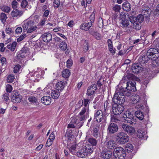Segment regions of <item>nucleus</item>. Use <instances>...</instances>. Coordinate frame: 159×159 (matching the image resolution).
Returning <instances> with one entry per match:
<instances>
[{
	"label": "nucleus",
	"instance_id": "1",
	"mask_svg": "<svg viewBox=\"0 0 159 159\" xmlns=\"http://www.w3.org/2000/svg\"><path fill=\"white\" fill-rule=\"evenodd\" d=\"M133 75L131 74L125 75L122 80H121L120 83L123 85L126 84V89L128 90L135 91L136 90L135 84L136 83L135 80L133 79Z\"/></svg>",
	"mask_w": 159,
	"mask_h": 159
},
{
	"label": "nucleus",
	"instance_id": "2",
	"mask_svg": "<svg viewBox=\"0 0 159 159\" xmlns=\"http://www.w3.org/2000/svg\"><path fill=\"white\" fill-rule=\"evenodd\" d=\"M113 154L116 159H124L126 156L125 150L121 147L115 148Z\"/></svg>",
	"mask_w": 159,
	"mask_h": 159
},
{
	"label": "nucleus",
	"instance_id": "3",
	"mask_svg": "<svg viewBox=\"0 0 159 159\" xmlns=\"http://www.w3.org/2000/svg\"><path fill=\"white\" fill-rule=\"evenodd\" d=\"M116 139L118 142L120 144H124L129 140L128 136L123 132H120L116 135Z\"/></svg>",
	"mask_w": 159,
	"mask_h": 159
},
{
	"label": "nucleus",
	"instance_id": "4",
	"mask_svg": "<svg viewBox=\"0 0 159 159\" xmlns=\"http://www.w3.org/2000/svg\"><path fill=\"white\" fill-rule=\"evenodd\" d=\"M124 109V107L121 104L115 103L112 106V111L115 115L121 114Z\"/></svg>",
	"mask_w": 159,
	"mask_h": 159
},
{
	"label": "nucleus",
	"instance_id": "5",
	"mask_svg": "<svg viewBox=\"0 0 159 159\" xmlns=\"http://www.w3.org/2000/svg\"><path fill=\"white\" fill-rule=\"evenodd\" d=\"M89 107L83 108L81 111L79 113L81 116L79 118L80 121H84L87 119L89 116Z\"/></svg>",
	"mask_w": 159,
	"mask_h": 159
},
{
	"label": "nucleus",
	"instance_id": "6",
	"mask_svg": "<svg viewBox=\"0 0 159 159\" xmlns=\"http://www.w3.org/2000/svg\"><path fill=\"white\" fill-rule=\"evenodd\" d=\"M29 52L28 48L26 47H24L21 50L18 52L17 57L19 59H22L25 57L29 55Z\"/></svg>",
	"mask_w": 159,
	"mask_h": 159
},
{
	"label": "nucleus",
	"instance_id": "7",
	"mask_svg": "<svg viewBox=\"0 0 159 159\" xmlns=\"http://www.w3.org/2000/svg\"><path fill=\"white\" fill-rule=\"evenodd\" d=\"M22 98L21 95L18 92H14L11 94V99L12 102L15 103L20 102Z\"/></svg>",
	"mask_w": 159,
	"mask_h": 159
},
{
	"label": "nucleus",
	"instance_id": "8",
	"mask_svg": "<svg viewBox=\"0 0 159 159\" xmlns=\"http://www.w3.org/2000/svg\"><path fill=\"white\" fill-rule=\"evenodd\" d=\"M137 108L139 110L135 112V115L139 120H142L144 118V115L143 112L140 111V110L143 109V107L142 105H138L137 106Z\"/></svg>",
	"mask_w": 159,
	"mask_h": 159
},
{
	"label": "nucleus",
	"instance_id": "9",
	"mask_svg": "<svg viewBox=\"0 0 159 159\" xmlns=\"http://www.w3.org/2000/svg\"><path fill=\"white\" fill-rule=\"evenodd\" d=\"M121 127L124 131L130 134H132L135 132L134 128L131 126L126 124H123Z\"/></svg>",
	"mask_w": 159,
	"mask_h": 159
},
{
	"label": "nucleus",
	"instance_id": "10",
	"mask_svg": "<svg viewBox=\"0 0 159 159\" xmlns=\"http://www.w3.org/2000/svg\"><path fill=\"white\" fill-rule=\"evenodd\" d=\"M113 101L114 103L121 104L125 102V96H122L119 97L118 94H115L113 98Z\"/></svg>",
	"mask_w": 159,
	"mask_h": 159
},
{
	"label": "nucleus",
	"instance_id": "11",
	"mask_svg": "<svg viewBox=\"0 0 159 159\" xmlns=\"http://www.w3.org/2000/svg\"><path fill=\"white\" fill-rule=\"evenodd\" d=\"M93 22V20H90V21L88 23L84 22L82 23L80 26V28L85 31L89 30L90 27L92 26V23Z\"/></svg>",
	"mask_w": 159,
	"mask_h": 159
},
{
	"label": "nucleus",
	"instance_id": "12",
	"mask_svg": "<svg viewBox=\"0 0 159 159\" xmlns=\"http://www.w3.org/2000/svg\"><path fill=\"white\" fill-rule=\"evenodd\" d=\"M97 89L96 84H93L89 86L87 90L86 95L89 96L93 95Z\"/></svg>",
	"mask_w": 159,
	"mask_h": 159
},
{
	"label": "nucleus",
	"instance_id": "13",
	"mask_svg": "<svg viewBox=\"0 0 159 159\" xmlns=\"http://www.w3.org/2000/svg\"><path fill=\"white\" fill-rule=\"evenodd\" d=\"M118 128L117 125L114 123H111L108 128V130L110 134H114L118 130Z\"/></svg>",
	"mask_w": 159,
	"mask_h": 159
},
{
	"label": "nucleus",
	"instance_id": "14",
	"mask_svg": "<svg viewBox=\"0 0 159 159\" xmlns=\"http://www.w3.org/2000/svg\"><path fill=\"white\" fill-rule=\"evenodd\" d=\"M142 11V13L144 15L145 17H149L151 13V9L147 5L143 7Z\"/></svg>",
	"mask_w": 159,
	"mask_h": 159
},
{
	"label": "nucleus",
	"instance_id": "15",
	"mask_svg": "<svg viewBox=\"0 0 159 159\" xmlns=\"http://www.w3.org/2000/svg\"><path fill=\"white\" fill-rule=\"evenodd\" d=\"M33 21L32 20H25L22 23V26L23 28V30L24 32L27 31V30L29 29Z\"/></svg>",
	"mask_w": 159,
	"mask_h": 159
},
{
	"label": "nucleus",
	"instance_id": "16",
	"mask_svg": "<svg viewBox=\"0 0 159 159\" xmlns=\"http://www.w3.org/2000/svg\"><path fill=\"white\" fill-rule=\"evenodd\" d=\"M112 153L109 150H103L101 154V157L104 159H108L111 157Z\"/></svg>",
	"mask_w": 159,
	"mask_h": 159
},
{
	"label": "nucleus",
	"instance_id": "17",
	"mask_svg": "<svg viewBox=\"0 0 159 159\" xmlns=\"http://www.w3.org/2000/svg\"><path fill=\"white\" fill-rule=\"evenodd\" d=\"M94 118L98 122H101L103 119L102 111L101 110H98L94 115Z\"/></svg>",
	"mask_w": 159,
	"mask_h": 159
},
{
	"label": "nucleus",
	"instance_id": "18",
	"mask_svg": "<svg viewBox=\"0 0 159 159\" xmlns=\"http://www.w3.org/2000/svg\"><path fill=\"white\" fill-rule=\"evenodd\" d=\"M23 13L21 10H19L17 9H14L11 13V15L13 17L18 18Z\"/></svg>",
	"mask_w": 159,
	"mask_h": 159
},
{
	"label": "nucleus",
	"instance_id": "19",
	"mask_svg": "<svg viewBox=\"0 0 159 159\" xmlns=\"http://www.w3.org/2000/svg\"><path fill=\"white\" fill-rule=\"evenodd\" d=\"M152 58L151 57H149L147 56V55H143V56H140L139 58V61L140 64H144L150 60V59Z\"/></svg>",
	"mask_w": 159,
	"mask_h": 159
},
{
	"label": "nucleus",
	"instance_id": "20",
	"mask_svg": "<svg viewBox=\"0 0 159 159\" xmlns=\"http://www.w3.org/2000/svg\"><path fill=\"white\" fill-rule=\"evenodd\" d=\"M42 38L44 42H48L52 40V35L49 33H45L42 36Z\"/></svg>",
	"mask_w": 159,
	"mask_h": 159
},
{
	"label": "nucleus",
	"instance_id": "21",
	"mask_svg": "<svg viewBox=\"0 0 159 159\" xmlns=\"http://www.w3.org/2000/svg\"><path fill=\"white\" fill-rule=\"evenodd\" d=\"M142 70V68L140 67L137 63L134 64L132 66L131 70L134 73H137Z\"/></svg>",
	"mask_w": 159,
	"mask_h": 159
},
{
	"label": "nucleus",
	"instance_id": "22",
	"mask_svg": "<svg viewBox=\"0 0 159 159\" xmlns=\"http://www.w3.org/2000/svg\"><path fill=\"white\" fill-rule=\"evenodd\" d=\"M41 102L45 105H49L51 102V98L49 96H44L41 100Z\"/></svg>",
	"mask_w": 159,
	"mask_h": 159
},
{
	"label": "nucleus",
	"instance_id": "23",
	"mask_svg": "<svg viewBox=\"0 0 159 159\" xmlns=\"http://www.w3.org/2000/svg\"><path fill=\"white\" fill-rule=\"evenodd\" d=\"M82 148L86 152L87 155L92 153L93 151V147L90 144H86Z\"/></svg>",
	"mask_w": 159,
	"mask_h": 159
},
{
	"label": "nucleus",
	"instance_id": "24",
	"mask_svg": "<svg viewBox=\"0 0 159 159\" xmlns=\"http://www.w3.org/2000/svg\"><path fill=\"white\" fill-rule=\"evenodd\" d=\"M75 155L79 157L82 158L87 156L86 153L83 148L78 151L76 153Z\"/></svg>",
	"mask_w": 159,
	"mask_h": 159
},
{
	"label": "nucleus",
	"instance_id": "25",
	"mask_svg": "<svg viewBox=\"0 0 159 159\" xmlns=\"http://www.w3.org/2000/svg\"><path fill=\"white\" fill-rule=\"evenodd\" d=\"M123 9L126 11H129L131 10V7L130 4L127 1L123 3L122 5Z\"/></svg>",
	"mask_w": 159,
	"mask_h": 159
},
{
	"label": "nucleus",
	"instance_id": "26",
	"mask_svg": "<svg viewBox=\"0 0 159 159\" xmlns=\"http://www.w3.org/2000/svg\"><path fill=\"white\" fill-rule=\"evenodd\" d=\"M106 145L107 148L112 149H115L116 147L115 143L112 140L108 141Z\"/></svg>",
	"mask_w": 159,
	"mask_h": 159
},
{
	"label": "nucleus",
	"instance_id": "27",
	"mask_svg": "<svg viewBox=\"0 0 159 159\" xmlns=\"http://www.w3.org/2000/svg\"><path fill=\"white\" fill-rule=\"evenodd\" d=\"M61 75L63 77L65 78H67L71 75V72L69 69H65L63 70Z\"/></svg>",
	"mask_w": 159,
	"mask_h": 159
},
{
	"label": "nucleus",
	"instance_id": "28",
	"mask_svg": "<svg viewBox=\"0 0 159 159\" xmlns=\"http://www.w3.org/2000/svg\"><path fill=\"white\" fill-rule=\"evenodd\" d=\"M52 97L53 99H57L60 96V92L57 89L53 90L51 93Z\"/></svg>",
	"mask_w": 159,
	"mask_h": 159
},
{
	"label": "nucleus",
	"instance_id": "29",
	"mask_svg": "<svg viewBox=\"0 0 159 159\" xmlns=\"http://www.w3.org/2000/svg\"><path fill=\"white\" fill-rule=\"evenodd\" d=\"M65 86V84L62 81L58 82L56 85L57 89L61 90L63 89Z\"/></svg>",
	"mask_w": 159,
	"mask_h": 159
},
{
	"label": "nucleus",
	"instance_id": "30",
	"mask_svg": "<svg viewBox=\"0 0 159 159\" xmlns=\"http://www.w3.org/2000/svg\"><path fill=\"white\" fill-rule=\"evenodd\" d=\"M117 115H111V120L112 122H119L121 120L120 116H117Z\"/></svg>",
	"mask_w": 159,
	"mask_h": 159
},
{
	"label": "nucleus",
	"instance_id": "31",
	"mask_svg": "<svg viewBox=\"0 0 159 159\" xmlns=\"http://www.w3.org/2000/svg\"><path fill=\"white\" fill-rule=\"evenodd\" d=\"M125 91L124 88L123 87L120 89L119 90L118 89L116 90L115 94H117L119 96V97L125 96L124 95L125 94Z\"/></svg>",
	"mask_w": 159,
	"mask_h": 159
},
{
	"label": "nucleus",
	"instance_id": "32",
	"mask_svg": "<svg viewBox=\"0 0 159 159\" xmlns=\"http://www.w3.org/2000/svg\"><path fill=\"white\" fill-rule=\"evenodd\" d=\"M99 127L98 126L94 127L93 128L92 131V134L93 136L97 138L99 134Z\"/></svg>",
	"mask_w": 159,
	"mask_h": 159
},
{
	"label": "nucleus",
	"instance_id": "33",
	"mask_svg": "<svg viewBox=\"0 0 159 159\" xmlns=\"http://www.w3.org/2000/svg\"><path fill=\"white\" fill-rule=\"evenodd\" d=\"M120 22L121 24L124 27H127L129 25V21L125 17L124 18L121 19Z\"/></svg>",
	"mask_w": 159,
	"mask_h": 159
},
{
	"label": "nucleus",
	"instance_id": "34",
	"mask_svg": "<svg viewBox=\"0 0 159 159\" xmlns=\"http://www.w3.org/2000/svg\"><path fill=\"white\" fill-rule=\"evenodd\" d=\"M146 134V132L143 130L139 129L137 133V136L139 138H142Z\"/></svg>",
	"mask_w": 159,
	"mask_h": 159
},
{
	"label": "nucleus",
	"instance_id": "35",
	"mask_svg": "<svg viewBox=\"0 0 159 159\" xmlns=\"http://www.w3.org/2000/svg\"><path fill=\"white\" fill-rule=\"evenodd\" d=\"M157 50L154 48H151L147 52L146 55L148 57H151L155 52H157Z\"/></svg>",
	"mask_w": 159,
	"mask_h": 159
},
{
	"label": "nucleus",
	"instance_id": "36",
	"mask_svg": "<svg viewBox=\"0 0 159 159\" xmlns=\"http://www.w3.org/2000/svg\"><path fill=\"white\" fill-rule=\"evenodd\" d=\"M17 44L16 42H13L11 44H9L7 46V48L11 51H13L16 48Z\"/></svg>",
	"mask_w": 159,
	"mask_h": 159
},
{
	"label": "nucleus",
	"instance_id": "37",
	"mask_svg": "<svg viewBox=\"0 0 159 159\" xmlns=\"http://www.w3.org/2000/svg\"><path fill=\"white\" fill-rule=\"evenodd\" d=\"M30 102L34 104L38 103V100L37 98L34 96H30L28 99Z\"/></svg>",
	"mask_w": 159,
	"mask_h": 159
},
{
	"label": "nucleus",
	"instance_id": "38",
	"mask_svg": "<svg viewBox=\"0 0 159 159\" xmlns=\"http://www.w3.org/2000/svg\"><path fill=\"white\" fill-rule=\"evenodd\" d=\"M126 150L128 152H131L133 151L134 147L133 145L130 143H127L126 145Z\"/></svg>",
	"mask_w": 159,
	"mask_h": 159
},
{
	"label": "nucleus",
	"instance_id": "39",
	"mask_svg": "<svg viewBox=\"0 0 159 159\" xmlns=\"http://www.w3.org/2000/svg\"><path fill=\"white\" fill-rule=\"evenodd\" d=\"M144 15L142 14L138 15L136 18H134L135 19H136L137 22L141 23L144 20Z\"/></svg>",
	"mask_w": 159,
	"mask_h": 159
},
{
	"label": "nucleus",
	"instance_id": "40",
	"mask_svg": "<svg viewBox=\"0 0 159 159\" xmlns=\"http://www.w3.org/2000/svg\"><path fill=\"white\" fill-rule=\"evenodd\" d=\"M37 28V26L34 25V23L33 21V23H32V25L29 28V29L27 30V33H31L35 30Z\"/></svg>",
	"mask_w": 159,
	"mask_h": 159
},
{
	"label": "nucleus",
	"instance_id": "41",
	"mask_svg": "<svg viewBox=\"0 0 159 159\" xmlns=\"http://www.w3.org/2000/svg\"><path fill=\"white\" fill-rule=\"evenodd\" d=\"M88 142L93 146H96L97 144V141L96 140L93 138H90L88 139Z\"/></svg>",
	"mask_w": 159,
	"mask_h": 159
},
{
	"label": "nucleus",
	"instance_id": "42",
	"mask_svg": "<svg viewBox=\"0 0 159 159\" xmlns=\"http://www.w3.org/2000/svg\"><path fill=\"white\" fill-rule=\"evenodd\" d=\"M69 150L70 152L73 154H75L76 153L75 149H76V145L75 144H73L69 147Z\"/></svg>",
	"mask_w": 159,
	"mask_h": 159
},
{
	"label": "nucleus",
	"instance_id": "43",
	"mask_svg": "<svg viewBox=\"0 0 159 159\" xmlns=\"http://www.w3.org/2000/svg\"><path fill=\"white\" fill-rule=\"evenodd\" d=\"M59 48L62 50H66L67 48V45L64 42H62L59 45Z\"/></svg>",
	"mask_w": 159,
	"mask_h": 159
},
{
	"label": "nucleus",
	"instance_id": "44",
	"mask_svg": "<svg viewBox=\"0 0 159 159\" xmlns=\"http://www.w3.org/2000/svg\"><path fill=\"white\" fill-rule=\"evenodd\" d=\"M14 79V75L12 74L9 75L7 77V82L9 83H11L13 82Z\"/></svg>",
	"mask_w": 159,
	"mask_h": 159
},
{
	"label": "nucleus",
	"instance_id": "45",
	"mask_svg": "<svg viewBox=\"0 0 159 159\" xmlns=\"http://www.w3.org/2000/svg\"><path fill=\"white\" fill-rule=\"evenodd\" d=\"M132 101L133 104H136L140 100V97L138 95H135L131 99Z\"/></svg>",
	"mask_w": 159,
	"mask_h": 159
},
{
	"label": "nucleus",
	"instance_id": "46",
	"mask_svg": "<svg viewBox=\"0 0 159 159\" xmlns=\"http://www.w3.org/2000/svg\"><path fill=\"white\" fill-rule=\"evenodd\" d=\"M129 118H133V115L131 113V112L128 111H126L124 114L123 117L125 119V117Z\"/></svg>",
	"mask_w": 159,
	"mask_h": 159
},
{
	"label": "nucleus",
	"instance_id": "47",
	"mask_svg": "<svg viewBox=\"0 0 159 159\" xmlns=\"http://www.w3.org/2000/svg\"><path fill=\"white\" fill-rule=\"evenodd\" d=\"M1 8L2 11L7 13H8L10 11V7L6 6H3Z\"/></svg>",
	"mask_w": 159,
	"mask_h": 159
},
{
	"label": "nucleus",
	"instance_id": "48",
	"mask_svg": "<svg viewBox=\"0 0 159 159\" xmlns=\"http://www.w3.org/2000/svg\"><path fill=\"white\" fill-rule=\"evenodd\" d=\"M83 51L84 52H87L89 49L88 41V40H85L84 43Z\"/></svg>",
	"mask_w": 159,
	"mask_h": 159
},
{
	"label": "nucleus",
	"instance_id": "49",
	"mask_svg": "<svg viewBox=\"0 0 159 159\" xmlns=\"http://www.w3.org/2000/svg\"><path fill=\"white\" fill-rule=\"evenodd\" d=\"M0 18L2 22L3 23H4L6 22L7 18L6 14L4 13H1V14Z\"/></svg>",
	"mask_w": 159,
	"mask_h": 159
},
{
	"label": "nucleus",
	"instance_id": "50",
	"mask_svg": "<svg viewBox=\"0 0 159 159\" xmlns=\"http://www.w3.org/2000/svg\"><path fill=\"white\" fill-rule=\"evenodd\" d=\"M134 28L136 30H139L141 28V24L140 23L135 22L134 24Z\"/></svg>",
	"mask_w": 159,
	"mask_h": 159
},
{
	"label": "nucleus",
	"instance_id": "51",
	"mask_svg": "<svg viewBox=\"0 0 159 159\" xmlns=\"http://www.w3.org/2000/svg\"><path fill=\"white\" fill-rule=\"evenodd\" d=\"M21 68V66L19 64L16 65L14 67L13 72L16 73L18 72Z\"/></svg>",
	"mask_w": 159,
	"mask_h": 159
},
{
	"label": "nucleus",
	"instance_id": "52",
	"mask_svg": "<svg viewBox=\"0 0 159 159\" xmlns=\"http://www.w3.org/2000/svg\"><path fill=\"white\" fill-rule=\"evenodd\" d=\"M125 121L127 122V123H129L130 124H133L134 123V120L133 118H129L125 117Z\"/></svg>",
	"mask_w": 159,
	"mask_h": 159
},
{
	"label": "nucleus",
	"instance_id": "53",
	"mask_svg": "<svg viewBox=\"0 0 159 159\" xmlns=\"http://www.w3.org/2000/svg\"><path fill=\"white\" fill-rule=\"evenodd\" d=\"M9 94L8 93H6L2 95V98L6 102L8 101L9 100Z\"/></svg>",
	"mask_w": 159,
	"mask_h": 159
},
{
	"label": "nucleus",
	"instance_id": "54",
	"mask_svg": "<svg viewBox=\"0 0 159 159\" xmlns=\"http://www.w3.org/2000/svg\"><path fill=\"white\" fill-rule=\"evenodd\" d=\"M28 2L26 0H23L21 3V6L22 8H25L28 5Z\"/></svg>",
	"mask_w": 159,
	"mask_h": 159
},
{
	"label": "nucleus",
	"instance_id": "55",
	"mask_svg": "<svg viewBox=\"0 0 159 159\" xmlns=\"http://www.w3.org/2000/svg\"><path fill=\"white\" fill-rule=\"evenodd\" d=\"M60 4V0H55L53 2V5L55 8H57Z\"/></svg>",
	"mask_w": 159,
	"mask_h": 159
},
{
	"label": "nucleus",
	"instance_id": "56",
	"mask_svg": "<svg viewBox=\"0 0 159 159\" xmlns=\"http://www.w3.org/2000/svg\"><path fill=\"white\" fill-rule=\"evenodd\" d=\"M12 90V87L11 85L7 84L6 86V90L8 92L10 93Z\"/></svg>",
	"mask_w": 159,
	"mask_h": 159
},
{
	"label": "nucleus",
	"instance_id": "57",
	"mask_svg": "<svg viewBox=\"0 0 159 159\" xmlns=\"http://www.w3.org/2000/svg\"><path fill=\"white\" fill-rule=\"evenodd\" d=\"M121 9L120 6L118 5H116L113 7V10L116 12H119Z\"/></svg>",
	"mask_w": 159,
	"mask_h": 159
},
{
	"label": "nucleus",
	"instance_id": "58",
	"mask_svg": "<svg viewBox=\"0 0 159 159\" xmlns=\"http://www.w3.org/2000/svg\"><path fill=\"white\" fill-rule=\"evenodd\" d=\"M134 18H136V17L131 16H130L129 18L130 22L134 24L135 22H137L136 19H134Z\"/></svg>",
	"mask_w": 159,
	"mask_h": 159
},
{
	"label": "nucleus",
	"instance_id": "59",
	"mask_svg": "<svg viewBox=\"0 0 159 159\" xmlns=\"http://www.w3.org/2000/svg\"><path fill=\"white\" fill-rule=\"evenodd\" d=\"M17 2L16 0H14L12 1L11 5L12 7L14 9H16L17 7Z\"/></svg>",
	"mask_w": 159,
	"mask_h": 159
},
{
	"label": "nucleus",
	"instance_id": "60",
	"mask_svg": "<svg viewBox=\"0 0 159 159\" xmlns=\"http://www.w3.org/2000/svg\"><path fill=\"white\" fill-rule=\"evenodd\" d=\"M1 61L2 66H5L7 63L6 58L4 57H2L1 59Z\"/></svg>",
	"mask_w": 159,
	"mask_h": 159
},
{
	"label": "nucleus",
	"instance_id": "61",
	"mask_svg": "<svg viewBox=\"0 0 159 159\" xmlns=\"http://www.w3.org/2000/svg\"><path fill=\"white\" fill-rule=\"evenodd\" d=\"M95 38L99 39L100 38V34L97 31L93 35Z\"/></svg>",
	"mask_w": 159,
	"mask_h": 159
},
{
	"label": "nucleus",
	"instance_id": "62",
	"mask_svg": "<svg viewBox=\"0 0 159 159\" xmlns=\"http://www.w3.org/2000/svg\"><path fill=\"white\" fill-rule=\"evenodd\" d=\"M52 141L51 140L48 139L46 144V147H48L51 146L52 143Z\"/></svg>",
	"mask_w": 159,
	"mask_h": 159
},
{
	"label": "nucleus",
	"instance_id": "63",
	"mask_svg": "<svg viewBox=\"0 0 159 159\" xmlns=\"http://www.w3.org/2000/svg\"><path fill=\"white\" fill-rule=\"evenodd\" d=\"M89 100V99H84V101L82 103H83L85 107H89L88 106V107H87L88 104Z\"/></svg>",
	"mask_w": 159,
	"mask_h": 159
},
{
	"label": "nucleus",
	"instance_id": "64",
	"mask_svg": "<svg viewBox=\"0 0 159 159\" xmlns=\"http://www.w3.org/2000/svg\"><path fill=\"white\" fill-rule=\"evenodd\" d=\"M5 31L7 33L9 34L12 33L13 32L12 29L9 28H6Z\"/></svg>",
	"mask_w": 159,
	"mask_h": 159
}]
</instances>
